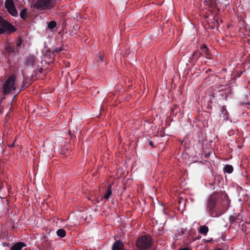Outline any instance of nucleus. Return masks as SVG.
<instances>
[{"instance_id":"4468645a","label":"nucleus","mask_w":250,"mask_h":250,"mask_svg":"<svg viewBox=\"0 0 250 250\" xmlns=\"http://www.w3.org/2000/svg\"><path fill=\"white\" fill-rule=\"evenodd\" d=\"M20 17L23 20H26L28 17V14L27 10L26 8H23L20 12Z\"/></svg>"},{"instance_id":"9d476101","label":"nucleus","mask_w":250,"mask_h":250,"mask_svg":"<svg viewBox=\"0 0 250 250\" xmlns=\"http://www.w3.org/2000/svg\"><path fill=\"white\" fill-rule=\"evenodd\" d=\"M35 61V58L34 56L27 57L25 64L26 66H33Z\"/></svg>"},{"instance_id":"6ab92c4d","label":"nucleus","mask_w":250,"mask_h":250,"mask_svg":"<svg viewBox=\"0 0 250 250\" xmlns=\"http://www.w3.org/2000/svg\"><path fill=\"white\" fill-rule=\"evenodd\" d=\"M229 221L231 224H234L235 222L237 223L236 217L234 215L230 216L229 218Z\"/></svg>"},{"instance_id":"412c9836","label":"nucleus","mask_w":250,"mask_h":250,"mask_svg":"<svg viewBox=\"0 0 250 250\" xmlns=\"http://www.w3.org/2000/svg\"><path fill=\"white\" fill-rule=\"evenodd\" d=\"M63 50L62 47L57 48L53 51V53H59Z\"/></svg>"},{"instance_id":"7ed1b4c3","label":"nucleus","mask_w":250,"mask_h":250,"mask_svg":"<svg viewBox=\"0 0 250 250\" xmlns=\"http://www.w3.org/2000/svg\"><path fill=\"white\" fill-rule=\"evenodd\" d=\"M15 80L16 78L14 75L10 76L7 78L4 83L2 86V92L3 95H8L12 90H16Z\"/></svg>"},{"instance_id":"393cba45","label":"nucleus","mask_w":250,"mask_h":250,"mask_svg":"<svg viewBox=\"0 0 250 250\" xmlns=\"http://www.w3.org/2000/svg\"><path fill=\"white\" fill-rule=\"evenodd\" d=\"M215 21V23L217 24V28H218V25L219 24V21L218 19H214Z\"/></svg>"},{"instance_id":"6e6552de","label":"nucleus","mask_w":250,"mask_h":250,"mask_svg":"<svg viewBox=\"0 0 250 250\" xmlns=\"http://www.w3.org/2000/svg\"><path fill=\"white\" fill-rule=\"evenodd\" d=\"M5 51L10 55H14L19 52V49L15 48L14 45L11 44L7 45L5 47Z\"/></svg>"},{"instance_id":"2f4dec72","label":"nucleus","mask_w":250,"mask_h":250,"mask_svg":"<svg viewBox=\"0 0 250 250\" xmlns=\"http://www.w3.org/2000/svg\"><path fill=\"white\" fill-rule=\"evenodd\" d=\"M216 250H222V249H218Z\"/></svg>"},{"instance_id":"9b49d317","label":"nucleus","mask_w":250,"mask_h":250,"mask_svg":"<svg viewBox=\"0 0 250 250\" xmlns=\"http://www.w3.org/2000/svg\"><path fill=\"white\" fill-rule=\"evenodd\" d=\"M25 246V245L23 242H18L14 245L11 248L10 250H21V249Z\"/></svg>"},{"instance_id":"0eeeda50","label":"nucleus","mask_w":250,"mask_h":250,"mask_svg":"<svg viewBox=\"0 0 250 250\" xmlns=\"http://www.w3.org/2000/svg\"><path fill=\"white\" fill-rule=\"evenodd\" d=\"M4 6L10 14L14 17L18 16V13L15 6L13 0H6Z\"/></svg>"},{"instance_id":"4be33fe9","label":"nucleus","mask_w":250,"mask_h":250,"mask_svg":"<svg viewBox=\"0 0 250 250\" xmlns=\"http://www.w3.org/2000/svg\"><path fill=\"white\" fill-rule=\"evenodd\" d=\"M22 39L21 37H19L17 40V47H20L22 43Z\"/></svg>"},{"instance_id":"5701e85b","label":"nucleus","mask_w":250,"mask_h":250,"mask_svg":"<svg viewBox=\"0 0 250 250\" xmlns=\"http://www.w3.org/2000/svg\"><path fill=\"white\" fill-rule=\"evenodd\" d=\"M104 61V57L102 54H99L98 56V59L97 60V62H102Z\"/></svg>"},{"instance_id":"c756f323","label":"nucleus","mask_w":250,"mask_h":250,"mask_svg":"<svg viewBox=\"0 0 250 250\" xmlns=\"http://www.w3.org/2000/svg\"><path fill=\"white\" fill-rule=\"evenodd\" d=\"M14 146V143H13L12 144H11V145H8V146H9V147H13V146Z\"/></svg>"},{"instance_id":"f3484780","label":"nucleus","mask_w":250,"mask_h":250,"mask_svg":"<svg viewBox=\"0 0 250 250\" xmlns=\"http://www.w3.org/2000/svg\"><path fill=\"white\" fill-rule=\"evenodd\" d=\"M250 228V223L243 224L241 226L242 230L246 233H248V232H247V231L248 229Z\"/></svg>"},{"instance_id":"2eb2a0df","label":"nucleus","mask_w":250,"mask_h":250,"mask_svg":"<svg viewBox=\"0 0 250 250\" xmlns=\"http://www.w3.org/2000/svg\"><path fill=\"white\" fill-rule=\"evenodd\" d=\"M233 171V167L231 165H226L224 167V171L228 174L231 173Z\"/></svg>"},{"instance_id":"f8f14e48","label":"nucleus","mask_w":250,"mask_h":250,"mask_svg":"<svg viewBox=\"0 0 250 250\" xmlns=\"http://www.w3.org/2000/svg\"><path fill=\"white\" fill-rule=\"evenodd\" d=\"M112 194V185H109L107 187V189L105 193V194L103 197V199L105 200H107L109 199L110 195Z\"/></svg>"},{"instance_id":"bb28decb","label":"nucleus","mask_w":250,"mask_h":250,"mask_svg":"<svg viewBox=\"0 0 250 250\" xmlns=\"http://www.w3.org/2000/svg\"><path fill=\"white\" fill-rule=\"evenodd\" d=\"M5 20H3L2 18L0 16V26H1V24L3 23V21H4Z\"/></svg>"},{"instance_id":"7c9ffc66","label":"nucleus","mask_w":250,"mask_h":250,"mask_svg":"<svg viewBox=\"0 0 250 250\" xmlns=\"http://www.w3.org/2000/svg\"><path fill=\"white\" fill-rule=\"evenodd\" d=\"M215 184V182H214V183L210 184V186H213Z\"/></svg>"},{"instance_id":"a878e982","label":"nucleus","mask_w":250,"mask_h":250,"mask_svg":"<svg viewBox=\"0 0 250 250\" xmlns=\"http://www.w3.org/2000/svg\"><path fill=\"white\" fill-rule=\"evenodd\" d=\"M149 144L150 146H151L152 147H155V146H154L153 142L151 141H150V140L149 141Z\"/></svg>"},{"instance_id":"423d86ee","label":"nucleus","mask_w":250,"mask_h":250,"mask_svg":"<svg viewBox=\"0 0 250 250\" xmlns=\"http://www.w3.org/2000/svg\"><path fill=\"white\" fill-rule=\"evenodd\" d=\"M16 31V28L7 21L4 20L0 26V34H3L5 32L12 33Z\"/></svg>"},{"instance_id":"20e7f679","label":"nucleus","mask_w":250,"mask_h":250,"mask_svg":"<svg viewBox=\"0 0 250 250\" xmlns=\"http://www.w3.org/2000/svg\"><path fill=\"white\" fill-rule=\"evenodd\" d=\"M55 4V0H37L33 7L37 10L50 9Z\"/></svg>"},{"instance_id":"39448f33","label":"nucleus","mask_w":250,"mask_h":250,"mask_svg":"<svg viewBox=\"0 0 250 250\" xmlns=\"http://www.w3.org/2000/svg\"><path fill=\"white\" fill-rule=\"evenodd\" d=\"M201 50L202 53L194 52L192 54V58L195 59L196 60H197L199 57L201 56V54H205V56L207 59H211V55L209 50L208 47L206 46V44H203L201 46Z\"/></svg>"},{"instance_id":"cd10ccee","label":"nucleus","mask_w":250,"mask_h":250,"mask_svg":"<svg viewBox=\"0 0 250 250\" xmlns=\"http://www.w3.org/2000/svg\"><path fill=\"white\" fill-rule=\"evenodd\" d=\"M240 216V215L239 214H238L237 215H235V216L236 217V221H237V220H241V219L239 218Z\"/></svg>"},{"instance_id":"1a4fd4ad","label":"nucleus","mask_w":250,"mask_h":250,"mask_svg":"<svg viewBox=\"0 0 250 250\" xmlns=\"http://www.w3.org/2000/svg\"><path fill=\"white\" fill-rule=\"evenodd\" d=\"M124 244L121 241H116L112 245V250H122Z\"/></svg>"},{"instance_id":"f03ea898","label":"nucleus","mask_w":250,"mask_h":250,"mask_svg":"<svg viewBox=\"0 0 250 250\" xmlns=\"http://www.w3.org/2000/svg\"><path fill=\"white\" fill-rule=\"evenodd\" d=\"M153 243L151 237L148 235L140 236L136 241V247L141 250H147L150 249Z\"/></svg>"},{"instance_id":"aec40b11","label":"nucleus","mask_w":250,"mask_h":250,"mask_svg":"<svg viewBox=\"0 0 250 250\" xmlns=\"http://www.w3.org/2000/svg\"><path fill=\"white\" fill-rule=\"evenodd\" d=\"M221 112H222V114H223L224 115V116H223L224 119L227 120L228 118V114H227L228 112H227V110L225 108H223Z\"/></svg>"},{"instance_id":"b1692460","label":"nucleus","mask_w":250,"mask_h":250,"mask_svg":"<svg viewBox=\"0 0 250 250\" xmlns=\"http://www.w3.org/2000/svg\"><path fill=\"white\" fill-rule=\"evenodd\" d=\"M218 0H211V4L212 6H217L218 3H217Z\"/></svg>"},{"instance_id":"c85d7f7f","label":"nucleus","mask_w":250,"mask_h":250,"mask_svg":"<svg viewBox=\"0 0 250 250\" xmlns=\"http://www.w3.org/2000/svg\"><path fill=\"white\" fill-rule=\"evenodd\" d=\"M210 26V28H211V29H214L215 28V25H209Z\"/></svg>"},{"instance_id":"a211bd4d","label":"nucleus","mask_w":250,"mask_h":250,"mask_svg":"<svg viewBox=\"0 0 250 250\" xmlns=\"http://www.w3.org/2000/svg\"><path fill=\"white\" fill-rule=\"evenodd\" d=\"M56 22L54 21H51L48 23V27L49 29H52L56 26Z\"/></svg>"},{"instance_id":"dca6fc26","label":"nucleus","mask_w":250,"mask_h":250,"mask_svg":"<svg viewBox=\"0 0 250 250\" xmlns=\"http://www.w3.org/2000/svg\"><path fill=\"white\" fill-rule=\"evenodd\" d=\"M56 233L58 236H59L61 238L64 237L66 235L65 230L62 229H58L57 230Z\"/></svg>"},{"instance_id":"ddd939ff","label":"nucleus","mask_w":250,"mask_h":250,"mask_svg":"<svg viewBox=\"0 0 250 250\" xmlns=\"http://www.w3.org/2000/svg\"><path fill=\"white\" fill-rule=\"evenodd\" d=\"M198 231L200 233H201V234H203L204 235H207L208 232V227L207 226H205V225L200 226L198 228Z\"/></svg>"},{"instance_id":"f257e3e1","label":"nucleus","mask_w":250,"mask_h":250,"mask_svg":"<svg viewBox=\"0 0 250 250\" xmlns=\"http://www.w3.org/2000/svg\"><path fill=\"white\" fill-rule=\"evenodd\" d=\"M229 205V201L226 194L213 193L207 201V210L212 217H218L223 213Z\"/></svg>"}]
</instances>
